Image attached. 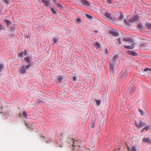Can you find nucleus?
I'll return each instance as SVG.
<instances>
[{
    "mask_svg": "<svg viewBox=\"0 0 151 151\" xmlns=\"http://www.w3.org/2000/svg\"><path fill=\"white\" fill-rule=\"evenodd\" d=\"M89 148L87 149H88L89 150H90L94 147V144L93 143L89 144Z\"/></svg>",
    "mask_w": 151,
    "mask_h": 151,
    "instance_id": "15",
    "label": "nucleus"
},
{
    "mask_svg": "<svg viewBox=\"0 0 151 151\" xmlns=\"http://www.w3.org/2000/svg\"><path fill=\"white\" fill-rule=\"evenodd\" d=\"M135 125H136V127H138L139 128V124H138V123L136 121H135Z\"/></svg>",
    "mask_w": 151,
    "mask_h": 151,
    "instance_id": "32",
    "label": "nucleus"
},
{
    "mask_svg": "<svg viewBox=\"0 0 151 151\" xmlns=\"http://www.w3.org/2000/svg\"><path fill=\"white\" fill-rule=\"evenodd\" d=\"M92 45L93 46L95 47L96 48H99L100 47V45L97 42H94Z\"/></svg>",
    "mask_w": 151,
    "mask_h": 151,
    "instance_id": "13",
    "label": "nucleus"
},
{
    "mask_svg": "<svg viewBox=\"0 0 151 151\" xmlns=\"http://www.w3.org/2000/svg\"><path fill=\"white\" fill-rule=\"evenodd\" d=\"M56 5L58 8L61 9H63V6L59 3H56Z\"/></svg>",
    "mask_w": 151,
    "mask_h": 151,
    "instance_id": "17",
    "label": "nucleus"
},
{
    "mask_svg": "<svg viewBox=\"0 0 151 151\" xmlns=\"http://www.w3.org/2000/svg\"><path fill=\"white\" fill-rule=\"evenodd\" d=\"M123 41L127 42H133L132 39L129 38H124L123 39Z\"/></svg>",
    "mask_w": 151,
    "mask_h": 151,
    "instance_id": "12",
    "label": "nucleus"
},
{
    "mask_svg": "<svg viewBox=\"0 0 151 151\" xmlns=\"http://www.w3.org/2000/svg\"><path fill=\"white\" fill-rule=\"evenodd\" d=\"M137 28L138 29L141 30L143 29V26L141 24H139L137 25Z\"/></svg>",
    "mask_w": 151,
    "mask_h": 151,
    "instance_id": "16",
    "label": "nucleus"
},
{
    "mask_svg": "<svg viewBox=\"0 0 151 151\" xmlns=\"http://www.w3.org/2000/svg\"><path fill=\"white\" fill-rule=\"evenodd\" d=\"M146 26L149 29L151 30V24L147 23L146 24Z\"/></svg>",
    "mask_w": 151,
    "mask_h": 151,
    "instance_id": "23",
    "label": "nucleus"
},
{
    "mask_svg": "<svg viewBox=\"0 0 151 151\" xmlns=\"http://www.w3.org/2000/svg\"><path fill=\"white\" fill-rule=\"evenodd\" d=\"M25 61L28 64V65H30V67L31 66V59L29 57L27 56L24 58Z\"/></svg>",
    "mask_w": 151,
    "mask_h": 151,
    "instance_id": "7",
    "label": "nucleus"
},
{
    "mask_svg": "<svg viewBox=\"0 0 151 151\" xmlns=\"http://www.w3.org/2000/svg\"><path fill=\"white\" fill-rule=\"evenodd\" d=\"M41 138L42 139V140H44L45 139V137L44 136H41Z\"/></svg>",
    "mask_w": 151,
    "mask_h": 151,
    "instance_id": "41",
    "label": "nucleus"
},
{
    "mask_svg": "<svg viewBox=\"0 0 151 151\" xmlns=\"http://www.w3.org/2000/svg\"><path fill=\"white\" fill-rule=\"evenodd\" d=\"M105 52L106 54H107L108 53V51L107 49L106 50Z\"/></svg>",
    "mask_w": 151,
    "mask_h": 151,
    "instance_id": "44",
    "label": "nucleus"
},
{
    "mask_svg": "<svg viewBox=\"0 0 151 151\" xmlns=\"http://www.w3.org/2000/svg\"><path fill=\"white\" fill-rule=\"evenodd\" d=\"M81 2L87 8H88L90 4L89 2L86 0H81Z\"/></svg>",
    "mask_w": 151,
    "mask_h": 151,
    "instance_id": "6",
    "label": "nucleus"
},
{
    "mask_svg": "<svg viewBox=\"0 0 151 151\" xmlns=\"http://www.w3.org/2000/svg\"><path fill=\"white\" fill-rule=\"evenodd\" d=\"M150 127L149 126H147L144 128V129L145 131H148L150 129Z\"/></svg>",
    "mask_w": 151,
    "mask_h": 151,
    "instance_id": "26",
    "label": "nucleus"
},
{
    "mask_svg": "<svg viewBox=\"0 0 151 151\" xmlns=\"http://www.w3.org/2000/svg\"><path fill=\"white\" fill-rule=\"evenodd\" d=\"M124 21L125 23L126 24H127V21H126V20H125V19L124 20Z\"/></svg>",
    "mask_w": 151,
    "mask_h": 151,
    "instance_id": "47",
    "label": "nucleus"
},
{
    "mask_svg": "<svg viewBox=\"0 0 151 151\" xmlns=\"http://www.w3.org/2000/svg\"><path fill=\"white\" fill-rule=\"evenodd\" d=\"M138 111L142 115H143L144 114L143 111L142 110L139 109Z\"/></svg>",
    "mask_w": 151,
    "mask_h": 151,
    "instance_id": "31",
    "label": "nucleus"
},
{
    "mask_svg": "<svg viewBox=\"0 0 151 151\" xmlns=\"http://www.w3.org/2000/svg\"><path fill=\"white\" fill-rule=\"evenodd\" d=\"M139 128H141L144 126V124L141 121H140V122L139 123Z\"/></svg>",
    "mask_w": 151,
    "mask_h": 151,
    "instance_id": "21",
    "label": "nucleus"
},
{
    "mask_svg": "<svg viewBox=\"0 0 151 151\" xmlns=\"http://www.w3.org/2000/svg\"><path fill=\"white\" fill-rule=\"evenodd\" d=\"M51 9L54 13L55 14H57L55 10V9L54 8H52Z\"/></svg>",
    "mask_w": 151,
    "mask_h": 151,
    "instance_id": "38",
    "label": "nucleus"
},
{
    "mask_svg": "<svg viewBox=\"0 0 151 151\" xmlns=\"http://www.w3.org/2000/svg\"><path fill=\"white\" fill-rule=\"evenodd\" d=\"M132 90H133V91H135V89H134V88H133L132 89Z\"/></svg>",
    "mask_w": 151,
    "mask_h": 151,
    "instance_id": "49",
    "label": "nucleus"
},
{
    "mask_svg": "<svg viewBox=\"0 0 151 151\" xmlns=\"http://www.w3.org/2000/svg\"><path fill=\"white\" fill-rule=\"evenodd\" d=\"M22 115L25 118H27V114L25 111H24L23 112Z\"/></svg>",
    "mask_w": 151,
    "mask_h": 151,
    "instance_id": "24",
    "label": "nucleus"
},
{
    "mask_svg": "<svg viewBox=\"0 0 151 151\" xmlns=\"http://www.w3.org/2000/svg\"><path fill=\"white\" fill-rule=\"evenodd\" d=\"M42 2L45 6H48L50 3V1L49 0H42Z\"/></svg>",
    "mask_w": 151,
    "mask_h": 151,
    "instance_id": "10",
    "label": "nucleus"
},
{
    "mask_svg": "<svg viewBox=\"0 0 151 151\" xmlns=\"http://www.w3.org/2000/svg\"><path fill=\"white\" fill-rule=\"evenodd\" d=\"M117 41L119 43V44H121L122 43V42L121 41V39L120 38H119L117 39Z\"/></svg>",
    "mask_w": 151,
    "mask_h": 151,
    "instance_id": "29",
    "label": "nucleus"
},
{
    "mask_svg": "<svg viewBox=\"0 0 151 151\" xmlns=\"http://www.w3.org/2000/svg\"><path fill=\"white\" fill-rule=\"evenodd\" d=\"M128 54L136 56L137 55V53L132 51L128 50L127 51Z\"/></svg>",
    "mask_w": 151,
    "mask_h": 151,
    "instance_id": "9",
    "label": "nucleus"
},
{
    "mask_svg": "<svg viewBox=\"0 0 151 151\" xmlns=\"http://www.w3.org/2000/svg\"><path fill=\"white\" fill-rule=\"evenodd\" d=\"M4 2L6 4H9V0H3Z\"/></svg>",
    "mask_w": 151,
    "mask_h": 151,
    "instance_id": "33",
    "label": "nucleus"
},
{
    "mask_svg": "<svg viewBox=\"0 0 151 151\" xmlns=\"http://www.w3.org/2000/svg\"><path fill=\"white\" fill-rule=\"evenodd\" d=\"M95 32H96V33H97L98 32V31H96Z\"/></svg>",
    "mask_w": 151,
    "mask_h": 151,
    "instance_id": "50",
    "label": "nucleus"
},
{
    "mask_svg": "<svg viewBox=\"0 0 151 151\" xmlns=\"http://www.w3.org/2000/svg\"><path fill=\"white\" fill-rule=\"evenodd\" d=\"M3 65L2 64H0V73L1 72V70L3 68Z\"/></svg>",
    "mask_w": 151,
    "mask_h": 151,
    "instance_id": "35",
    "label": "nucleus"
},
{
    "mask_svg": "<svg viewBox=\"0 0 151 151\" xmlns=\"http://www.w3.org/2000/svg\"><path fill=\"white\" fill-rule=\"evenodd\" d=\"M24 52H24V55L25 56H26L27 55V53L26 52V51L25 50Z\"/></svg>",
    "mask_w": 151,
    "mask_h": 151,
    "instance_id": "46",
    "label": "nucleus"
},
{
    "mask_svg": "<svg viewBox=\"0 0 151 151\" xmlns=\"http://www.w3.org/2000/svg\"><path fill=\"white\" fill-rule=\"evenodd\" d=\"M3 29L4 27L3 25L1 24H0V30H1Z\"/></svg>",
    "mask_w": 151,
    "mask_h": 151,
    "instance_id": "37",
    "label": "nucleus"
},
{
    "mask_svg": "<svg viewBox=\"0 0 151 151\" xmlns=\"http://www.w3.org/2000/svg\"><path fill=\"white\" fill-rule=\"evenodd\" d=\"M125 48H127L128 49H132L134 48L133 46H129L128 45L126 46L125 45L124 46Z\"/></svg>",
    "mask_w": 151,
    "mask_h": 151,
    "instance_id": "19",
    "label": "nucleus"
},
{
    "mask_svg": "<svg viewBox=\"0 0 151 151\" xmlns=\"http://www.w3.org/2000/svg\"><path fill=\"white\" fill-rule=\"evenodd\" d=\"M53 1L54 4H55V5H56V3H57V2L56 1V0H53Z\"/></svg>",
    "mask_w": 151,
    "mask_h": 151,
    "instance_id": "43",
    "label": "nucleus"
},
{
    "mask_svg": "<svg viewBox=\"0 0 151 151\" xmlns=\"http://www.w3.org/2000/svg\"><path fill=\"white\" fill-rule=\"evenodd\" d=\"M142 142H147L149 144H151V140L149 138H144L142 139Z\"/></svg>",
    "mask_w": 151,
    "mask_h": 151,
    "instance_id": "11",
    "label": "nucleus"
},
{
    "mask_svg": "<svg viewBox=\"0 0 151 151\" xmlns=\"http://www.w3.org/2000/svg\"><path fill=\"white\" fill-rule=\"evenodd\" d=\"M112 56V59L111 63H110L109 68L111 71L112 73H114L115 68H117L119 65L120 55L118 53L113 54Z\"/></svg>",
    "mask_w": 151,
    "mask_h": 151,
    "instance_id": "1",
    "label": "nucleus"
},
{
    "mask_svg": "<svg viewBox=\"0 0 151 151\" xmlns=\"http://www.w3.org/2000/svg\"><path fill=\"white\" fill-rule=\"evenodd\" d=\"M58 82L60 83L61 81L62 80L63 78L61 76H58Z\"/></svg>",
    "mask_w": 151,
    "mask_h": 151,
    "instance_id": "18",
    "label": "nucleus"
},
{
    "mask_svg": "<svg viewBox=\"0 0 151 151\" xmlns=\"http://www.w3.org/2000/svg\"><path fill=\"white\" fill-rule=\"evenodd\" d=\"M23 55V52H21L19 54V56L20 57H22V56Z\"/></svg>",
    "mask_w": 151,
    "mask_h": 151,
    "instance_id": "36",
    "label": "nucleus"
},
{
    "mask_svg": "<svg viewBox=\"0 0 151 151\" xmlns=\"http://www.w3.org/2000/svg\"><path fill=\"white\" fill-rule=\"evenodd\" d=\"M30 67V65H26L21 66L19 70V72L22 74L24 75L27 73V70Z\"/></svg>",
    "mask_w": 151,
    "mask_h": 151,
    "instance_id": "2",
    "label": "nucleus"
},
{
    "mask_svg": "<svg viewBox=\"0 0 151 151\" xmlns=\"http://www.w3.org/2000/svg\"><path fill=\"white\" fill-rule=\"evenodd\" d=\"M150 70L151 71V69H150V70Z\"/></svg>",
    "mask_w": 151,
    "mask_h": 151,
    "instance_id": "51",
    "label": "nucleus"
},
{
    "mask_svg": "<svg viewBox=\"0 0 151 151\" xmlns=\"http://www.w3.org/2000/svg\"><path fill=\"white\" fill-rule=\"evenodd\" d=\"M58 40V39L56 38H55L53 39V41L54 43H57V41Z\"/></svg>",
    "mask_w": 151,
    "mask_h": 151,
    "instance_id": "30",
    "label": "nucleus"
},
{
    "mask_svg": "<svg viewBox=\"0 0 151 151\" xmlns=\"http://www.w3.org/2000/svg\"><path fill=\"white\" fill-rule=\"evenodd\" d=\"M106 1L108 3H111V0H106Z\"/></svg>",
    "mask_w": 151,
    "mask_h": 151,
    "instance_id": "42",
    "label": "nucleus"
},
{
    "mask_svg": "<svg viewBox=\"0 0 151 151\" xmlns=\"http://www.w3.org/2000/svg\"><path fill=\"white\" fill-rule=\"evenodd\" d=\"M149 70H150V69L148 68H146L144 70V71H147Z\"/></svg>",
    "mask_w": 151,
    "mask_h": 151,
    "instance_id": "39",
    "label": "nucleus"
},
{
    "mask_svg": "<svg viewBox=\"0 0 151 151\" xmlns=\"http://www.w3.org/2000/svg\"><path fill=\"white\" fill-rule=\"evenodd\" d=\"M109 33L114 37H117L119 36V34L118 32L114 29L110 30Z\"/></svg>",
    "mask_w": 151,
    "mask_h": 151,
    "instance_id": "4",
    "label": "nucleus"
},
{
    "mask_svg": "<svg viewBox=\"0 0 151 151\" xmlns=\"http://www.w3.org/2000/svg\"><path fill=\"white\" fill-rule=\"evenodd\" d=\"M138 18L137 16H134L133 17V18L132 19H131L129 20L130 22L132 23V22H135L136 21H137V19H138Z\"/></svg>",
    "mask_w": 151,
    "mask_h": 151,
    "instance_id": "14",
    "label": "nucleus"
},
{
    "mask_svg": "<svg viewBox=\"0 0 151 151\" xmlns=\"http://www.w3.org/2000/svg\"><path fill=\"white\" fill-rule=\"evenodd\" d=\"M127 148L129 151H137V147L136 146H132L130 147H127Z\"/></svg>",
    "mask_w": 151,
    "mask_h": 151,
    "instance_id": "8",
    "label": "nucleus"
},
{
    "mask_svg": "<svg viewBox=\"0 0 151 151\" xmlns=\"http://www.w3.org/2000/svg\"><path fill=\"white\" fill-rule=\"evenodd\" d=\"M88 8L92 10L93 12H96L97 10L96 8V5L94 4H90L89 6H88Z\"/></svg>",
    "mask_w": 151,
    "mask_h": 151,
    "instance_id": "5",
    "label": "nucleus"
},
{
    "mask_svg": "<svg viewBox=\"0 0 151 151\" xmlns=\"http://www.w3.org/2000/svg\"><path fill=\"white\" fill-rule=\"evenodd\" d=\"M95 101L96 102V104L98 106H99L100 105L101 101L99 100H97L95 99Z\"/></svg>",
    "mask_w": 151,
    "mask_h": 151,
    "instance_id": "22",
    "label": "nucleus"
},
{
    "mask_svg": "<svg viewBox=\"0 0 151 151\" xmlns=\"http://www.w3.org/2000/svg\"><path fill=\"white\" fill-rule=\"evenodd\" d=\"M124 18V16L122 14H121L120 16L119 17V19L120 20H122Z\"/></svg>",
    "mask_w": 151,
    "mask_h": 151,
    "instance_id": "27",
    "label": "nucleus"
},
{
    "mask_svg": "<svg viewBox=\"0 0 151 151\" xmlns=\"http://www.w3.org/2000/svg\"><path fill=\"white\" fill-rule=\"evenodd\" d=\"M76 22L78 23L79 24H80L81 22V20L80 18H78L76 20Z\"/></svg>",
    "mask_w": 151,
    "mask_h": 151,
    "instance_id": "20",
    "label": "nucleus"
},
{
    "mask_svg": "<svg viewBox=\"0 0 151 151\" xmlns=\"http://www.w3.org/2000/svg\"><path fill=\"white\" fill-rule=\"evenodd\" d=\"M86 16L88 18L90 19H92V18L91 16L88 14H86Z\"/></svg>",
    "mask_w": 151,
    "mask_h": 151,
    "instance_id": "34",
    "label": "nucleus"
},
{
    "mask_svg": "<svg viewBox=\"0 0 151 151\" xmlns=\"http://www.w3.org/2000/svg\"><path fill=\"white\" fill-rule=\"evenodd\" d=\"M94 127V122H92L90 125V127L91 128L93 129Z\"/></svg>",
    "mask_w": 151,
    "mask_h": 151,
    "instance_id": "25",
    "label": "nucleus"
},
{
    "mask_svg": "<svg viewBox=\"0 0 151 151\" xmlns=\"http://www.w3.org/2000/svg\"><path fill=\"white\" fill-rule=\"evenodd\" d=\"M4 21L5 22H6V24L7 25H8L10 24H11V22L9 20H5Z\"/></svg>",
    "mask_w": 151,
    "mask_h": 151,
    "instance_id": "28",
    "label": "nucleus"
},
{
    "mask_svg": "<svg viewBox=\"0 0 151 151\" xmlns=\"http://www.w3.org/2000/svg\"><path fill=\"white\" fill-rule=\"evenodd\" d=\"M101 13L104 16H105L108 19H111L112 18V16L109 13L104 11V10H101Z\"/></svg>",
    "mask_w": 151,
    "mask_h": 151,
    "instance_id": "3",
    "label": "nucleus"
},
{
    "mask_svg": "<svg viewBox=\"0 0 151 151\" xmlns=\"http://www.w3.org/2000/svg\"><path fill=\"white\" fill-rule=\"evenodd\" d=\"M145 129H144V128L142 129V130L141 131V132L142 133L144 131Z\"/></svg>",
    "mask_w": 151,
    "mask_h": 151,
    "instance_id": "48",
    "label": "nucleus"
},
{
    "mask_svg": "<svg viewBox=\"0 0 151 151\" xmlns=\"http://www.w3.org/2000/svg\"><path fill=\"white\" fill-rule=\"evenodd\" d=\"M73 80L74 81H76V77L75 76H74L73 77Z\"/></svg>",
    "mask_w": 151,
    "mask_h": 151,
    "instance_id": "45",
    "label": "nucleus"
},
{
    "mask_svg": "<svg viewBox=\"0 0 151 151\" xmlns=\"http://www.w3.org/2000/svg\"><path fill=\"white\" fill-rule=\"evenodd\" d=\"M76 142V141L74 139H73V146H76V145H75V142Z\"/></svg>",
    "mask_w": 151,
    "mask_h": 151,
    "instance_id": "40",
    "label": "nucleus"
}]
</instances>
